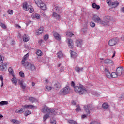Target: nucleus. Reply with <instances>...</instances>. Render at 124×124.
<instances>
[{
    "label": "nucleus",
    "instance_id": "nucleus-1",
    "mask_svg": "<svg viewBox=\"0 0 124 124\" xmlns=\"http://www.w3.org/2000/svg\"><path fill=\"white\" fill-rule=\"evenodd\" d=\"M28 58L29 53H27L24 56L22 61H21V63L22 65H23V66H24V67L28 70H29L30 71H34L36 69L34 64H31L30 62H26V61H27Z\"/></svg>",
    "mask_w": 124,
    "mask_h": 124
},
{
    "label": "nucleus",
    "instance_id": "nucleus-2",
    "mask_svg": "<svg viewBox=\"0 0 124 124\" xmlns=\"http://www.w3.org/2000/svg\"><path fill=\"white\" fill-rule=\"evenodd\" d=\"M93 21H94L96 23H98L105 27H109L110 26V20L108 19V17H105L104 20H102L100 17L97 15H94L92 17Z\"/></svg>",
    "mask_w": 124,
    "mask_h": 124
},
{
    "label": "nucleus",
    "instance_id": "nucleus-3",
    "mask_svg": "<svg viewBox=\"0 0 124 124\" xmlns=\"http://www.w3.org/2000/svg\"><path fill=\"white\" fill-rule=\"evenodd\" d=\"M74 91L77 93H79L80 94H84L88 93V90L83 85L80 84L79 86H75L74 87Z\"/></svg>",
    "mask_w": 124,
    "mask_h": 124
},
{
    "label": "nucleus",
    "instance_id": "nucleus-4",
    "mask_svg": "<svg viewBox=\"0 0 124 124\" xmlns=\"http://www.w3.org/2000/svg\"><path fill=\"white\" fill-rule=\"evenodd\" d=\"M84 109L85 113L86 114L87 116H91V111H94L95 107H94L93 105L89 104L84 106Z\"/></svg>",
    "mask_w": 124,
    "mask_h": 124
},
{
    "label": "nucleus",
    "instance_id": "nucleus-5",
    "mask_svg": "<svg viewBox=\"0 0 124 124\" xmlns=\"http://www.w3.org/2000/svg\"><path fill=\"white\" fill-rule=\"evenodd\" d=\"M23 9L25 10L26 11H29L30 13H32L33 11H34V10L33 9V8H32V6L31 5H28V3H25L23 4Z\"/></svg>",
    "mask_w": 124,
    "mask_h": 124
},
{
    "label": "nucleus",
    "instance_id": "nucleus-6",
    "mask_svg": "<svg viewBox=\"0 0 124 124\" xmlns=\"http://www.w3.org/2000/svg\"><path fill=\"white\" fill-rule=\"evenodd\" d=\"M42 112H43V113H51V114L53 113L54 115H56V113L55 112V110L54 109H50L47 107H44L42 110Z\"/></svg>",
    "mask_w": 124,
    "mask_h": 124
},
{
    "label": "nucleus",
    "instance_id": "nucleus-7",
    "mask_svg": "<svg viewBox=\"0 0 124 124\" xmlns=\"http://www.w3.org/2000/svg\"><path fill=\"white\" fill-rule=\"evenodd\" d=\"M70 92V88H69V86H66V87L62 88L60 91V93H61L62 94H63L64 95H65V94H68Z\"/></svg>",
    "mask_w": 124,
    "mask_h": 124
},
{
    "label": "nucleus",
    "instance_id": "nucleus-8",
    "mask_svg": "<svg viewBox=\"0 0 124 124\" xmlns=\"http://www.w3.org/2000/svg\"><path fill=\"white\" fill-rule=\"evenodd\" d=\"M123 67L120 66V67H118L117 69H116V72L117 74V75H118V76H121V75H122V74H123Z\"/></svg>",
    "mask_w": 124,
    "mask_h": 124
},
{
    "label": "nucleus",
    "instance_id": "nucleus-9",
    "mask_svg": "<svg viewBox=\"0 0 124 124\" xmlns=\"http://www.w3.org/2000/svg\"><path fill=\"white\" fill-rule=\"evenodd\" d=\"M104 72L107 77V78H108L109 79H111V73H110V71L107 68H105Z\"/></svg>",
    "mask_w": 124,
    "mask_h": 124
},
{
    "label": "nucleus",
    "instance_id": "nucleus-10",
    "mask_svg": "<svg viewBox=\"0 0 124 124\" xmlns=\"http://www.w3.org/2000/svg\"><path fill=\"white\" fill-rule=\"evenodd\" d=\"M68 44L70 49H73V47H74L73 41L71 39H68Z\"/></svg>",
    "mask_w": 124,
    "mask_h": 124
},
{
    "label": "nucleus",
    "instance_id": "nucleus-11",
    "mask_svg": "<svg viewBox=\"0 0 124 124\" xmlns=\"http://www.w3.org/2000/svg\"><path fill=\"white\" fill-rule=\"evenodd\" d=\"M116 44H117V41L115 39H112L108 42V45L110 46H114V45H116Z\"/></svg>",
    "mask_w": 124,
    "mask_h": 124
},
{
    "label": "nucleus",
    "instance_id": "nucleus-12",
    "mask_svg": "<svg viewBox=\"0 0 124 124\" xmlns=\"http://www.w3.org/2000/svg\"><path fill=\"white\" fill-rule=\"evenodd\" d=\"M53 35L58 41L61 40V35H60L59 33H57V32H53Z\"/></svg>",
    "mask_w": 124,
    "mask_h": 124
},
{
    "label": "nucleus",
    "instance_id": "nucleus-13",
    "mask_svg": "<svg viewBox=\"0 0 124 124\" xmlns=\"http://www.w3.org/2000/svg\"><path fill=\"white\" fill-rule=\"evenodd\" d=\"M32 19H37V20H39L40 19V15L37 13H33L31 15Z\"/></svg>",
    "mask_w": 124,
    "mask_h": 124
},
{
    "label": "nucleus",
    "instance_id": "nucleus-14",
    "mask_svg": "<svg viewBox=\"0 0 124 124\" xmlns=\"http://www.w3.org/2000/svg\"><path fill=\"white\" fill-rule=\"evenodd\" d=\"M44 30V28L43 27H40L38 31H37V32H36V35H40L42 32H43V31Z\"/></svg>",
    "mask_w": 124,
    "mask_h": 124
},
{
    "label": "nucleus",
    "instance_id": "nucleus-15",
    "mask_svg": "<svg viewBox=\"0 0 124 124\" xmlns=\"http://www.w3.org/2000/svg\"><path fill=\"white\" fill-rule=\"evenodd\" d=\"M23 40L24 42H28L30 40V37L28 35L24 34L23 36Z\"/></svg>",
    "mask_w": 124,
    "mask_h": 124
},
{
    "label": "nucleus",
    "instance_id": "nucleus-16",
    "mask_svg": "<svg viewBox=\"0 0 124 124\" xmlns=\"http://www.w3.org/2000/svg\"><path fill=\"white\" fill-rule=\"evenodd\" d=\"M82 44H83V41L81 40H78L76 42V45L78 47H81V46H82Z\"/></svg>",
    "mask_w": 124,
    "mask_h": 124
},
{
    "label": "nucleus",
    "instance_id": "nucleus-17",
    "mask_svg": "<svg viewBox=\"0 0 124 124\" xmlns=\"http://www.w3.org/2000/svg\"><path fill=\"white\" fill-rule=\"evenodd\" d=\"M38 7H40L41 9L42 10H46V5L43 3V2H42L40 6H38Z\"/></svg>",
    "mask_w": 124,
    "mask_h": 124
},
{
    "label": "nucleus",
    "instance_id": "nucleus-18",
    "mask_svg": "<svg viewBox=\"0 0 124 124\" xmlns=\"http://www.w3.org/2000/svg\"><path fill=\"white\" fill-rule=\"evenodd\" d=\"M24 112H25V110L23 108H18L16 110V113H17V114H22Z\"/></svg>",
    "mask_w": 124,
    "mask_h": 124
},
{
    "label": "nucleus",
    "instance_id": "nucleus-19",
    "mask_svg": "<svg viewBox=\"0 0 124 124\" xmlns=\"http://www.w3.org/2000/svg\"><path fill=\"white\" fill-rule=\"evenodd\" d=\"M5 68H6V63H4L0 65V70L1 71H4Z\"/></svg>",
    "mask_w": 124,
    "mask_h": 124
},
{
    "label": "nucleus",
    "instance_id": "nucleus-20",
    "mask_svg": "<svg viewBox=\"0 0 124 124\" xmlns=\"http://www.w3.org/2000/svg\"><path fill=\"white\" fill-rule=\"evenodd\" d=\"M12 82L14 85L17 86V79H16V77H15V76H13V78H12Z\"/></svg>",
    "mask_w": 124,
    "mask_h": 124
},
{
    "label": "nucleus",
    "instance_id": "nucleus-21",
    "mask_svg": "<svg viewBox=\"0 0 124 124\" xmlns=\"http://www.w3.org/2000/svg\"><path fill=\"white\" fill-rule=\"evenodd\" d=\"M61 88V83H60L59 82H56L55 84H54V88L56 90H59Z\"/></svg>",
    "mask_w": 124,
    "mask_h": 124
},
{
    "label": "nucleus",
    "instance_id": "nucleus-22",
    "mask_svg": "<svg viewBox=\"0 0 124 124\" xmlns=\"http://www.w3.org/2000/svg\"><path fill=\"white\" fill-rule=\"evenodd\" d=\"M92 7L93 8H95V9H97L98 10V9H100V6L96 4L95 3H93L92 4Z\"/></svg>",
    "mask_w": 124,
    "mask_h": 124
},
{
    "label": "nucleus",
    "instance_id": "nucleus-23",
    "mask_svg": "<svg viewBox=\"0 0 124 124\" xmlns=\"http://www.w3.org/2000/svg\"><path fill=\"white\" fill-rule=\"evenodd\" d=\"M119 4H120V3H119L118 2H112L110 5L112 6V7L113 8H115V7H117V6L119 5Z\"/></svg>",
    "mask_w": 124,
    "mask_h": 124
},
{
    "label": "nucleus",
    "instance_id": "nucleus-24",
    "mask_svg": "<svg viewBox=\"0 0 124 124\" xmlns=\"http://www.w3.org/2000/svg\"><path fill=\"white\" fill-rule=\"evenodd\" d=\"M108 108H109V105H108V104H107V103H104L102 105V108L104 110H106V109H108Z\"/></svg>",
    "mask_w": 124,
    "mask_h": 124
},
{
    "label": "nucleus",
    "instance_id": "nucleus-25",
    "mask_svg": "<svg viewBox=\"0 0 124 124\" xmlns=\"http://www.w3.org/2000/svg\"><path fill=\"white\" fill-rule=\"evenodd\" d=\"M84 70V68L83 67L80 68L79 67H76V71L79 73V72H82Z\"/></svg>",
    "mask_w": 124,
    "mask_h": 124
},
{
    "label": "nucleus",
    "instance_id": "nucleus-26",
    "mask_svg": "<svg viewBox=\"0 0 124 124\" xmlns=\"http://www.w3.org/2000/svg\"><path fill=\"white\" fill-rule=\"evenodd\" d=\"M54 9V10H55V11H57V12H58V13L62 12V11H61L62 9L59 7L58 6H55Z\"/></svg>",
    "mask_w": 124,
    "mask_h": 124
},
{
    "label": "nucleus",
    "instance_id": "nucleus-27",
    "mask_svg": "<svg viewBox=\"0 0 124 124\" xmlns=\"http://www.w3.org/2000/svg\"><path fill=\"white\" fill-rule=\"evenodd\" d=\"M112 62L113 61L110 59H107L104 61V62L106 64H109L110 63H112Z\"/></svg>",
    "mask_w": 124,
    "mask_h": 124
},
{
    "label": "nucleus",
    "instance_id": "nucleus-28",
    "mask_svg": "<svg viewBox=\"0 0 124 124\" xmlns=\"http://www.w3.org/2000/svg\"><path fill=\"white\" fill-rule=\"evenodd\" d=\"M111 78L112 77V78H118V76H119V75H118L116 72H113L111 74Z\"/></svg>",
    "mask_w": 124,
    "mask_h": 124
},
{
    "label": "nucleus",
    "instance_id": "nucleus-29",
    "mask_svg": "<svg viewBox=\"0 0 124 124\" xmlns=\"http://www.w3.org/2000/svg\"><path fill=\"white\" fill-rule=\"evenodd\" d=\"M54 17H55V18H56V19L59 20L60 19H61V16H60V15L58 14L57 13H53V14Z\"/></svg>",
    "mask_w": 124,
    "mask_h": 124
},
{
    "label": "nucleus",
    "instance_id": "nucleus-30",
    "mask_svg": "<svg viewBox=\"0 0 124 124\" xmlns=\"http://www.w3.org/2000/svg\"><path fill=\"white\" fill-rule=\"evenodd\" d=\"M70 53L71 54V57H72L73 58H76V56H77V53H76V52L71 50L70 51Z\"/></svg>",
    "mask_w": 124,
    "mask_h": 124
},
{
    "label": "nucleus",
    "instance_id": "nucleus-31",
    "mask_svg": "<svg viewBox=\"0 0 124 124\" xmlns=\"http://www.w3.org/2000/svg\"><path fill=\"white\" fill-rule=\"evenodd\" d=\"M23 108H25L26 109H29V108H35V106L33 105H25L24 106Z\"/></svg>",
    "mask_w": 124,
    "mask_h": 124
},
{
    "label": "nucleus",
    "instance_id": "nucleus-32",
    "mask_svg": "<svg viewBox=\"0 0 124 124\" xmlns=\"http://www.w3.org/2000/svg\"><path fill=\"white\" fill-rule=\"evenodd\" d=\"M53 89V87L50 86H46L45 87V91H47V92H49V91H51V90H52Z\"/></svg>",
    "mask_w": 124,
    "mask_h": 124
},
{
    "label": "nucleus",
    "instance_id": "nucleus-33",
    "mask_svg": "<svg viewBox=\"0 0 124 124\" xmlns=\"http://www.w3.org/2000/svg\"><path fill=\"white\" fill-rule=\"evenodd\" d=\"M36 4H37V6H40V5L43 2L41 0H34Z\"/></svg>",
    "mask_w": 124,
    "mask_h": 124
},
{
    "label": "nucleus",
    "instance_id": "nucleus-34",
    "mask_svg": "<svg viewBox=\"0 0 124 124\" xmlns=\"http://www.w3.org/2000/svg\"><path fill=\"white\" fill-rule=\"evenodd\" d=\"M67 122L70 124H78L76 122V121H75L74 120H67Z\"/></svg>",
    "mask_w": 124,
    "mask_h": 124
},
{
    "label": "nucleus",
    "instance_id": "nucleus-35",
    "mask_svg": "<svg viewBox=\"0 0 124 124\" xmlns=\"http://www.w3.org/2000/svg\"><path fill=\"white\" fill-rule=\"evenodd\" d=\"M57 56L58 57V58H59V59H61L63 57V54H62V52L59 51L57 53Z\"/></svg>",
    "mask_w": 124,
    "mask_h": 124
},
{
    "label": "nucleus",
    "instance_id": "nucleus-36",
    "mask_svg": "<svg viewBox=\"0 0 124 124\" xmlns=\"http://www.w3.org/2000/svg\"><path fill=\"white\" fill-rule=\"evenodd\" d=\"M29 101H30V102H32V103H33V102H35L36 101V99L32 97H30L29 98Z\"/></svg>",
    "mask_w": 124,
    "mask_h": 124
},
{
    "label": "nucleus",
    "instance_id": "nucleus-37",
    "mask_svg": "<svg viewBox=\"0 0 124 124\" xmlns=\"http://www.w3.org/2000/svg\"><path fill=\"white\" fill-rule=\"evenodd\" d=\"M49 117H50V114H45L43 117L44 121H45L46 120L48 119V118H49Z\"/></svg>",
    "mask_w": 124,
    "mask_h": 124
},
{
    "label": "nucleus",
    "instance_id": "nucleus-38",
    "mask_svg": "<svg viewBox=\"0 0 124 124\" xmlns=\"http://www.w3.org/2000/svg\"><path fill=\"white\" fill-rule=\"evenodd\" d=\"M7 104H8V102L6 101H3L0 102V105H7Z\"/></svg>",
    "mask_w": 124,
    "mask_h": 124
},
{
    "label": "nucleus",
    "instance_id": "nucleus-39",
    "mask_svg": "<svg viewBox=\"0 0 124 124\" xmlns=\"http://www.w3.org/2000/svg\"><path fill=\"white\" fill-rule=\"evenodd\" d=\"M42 54H43V53H42V51H41V50H38L37 51V56H39V57H41Z\"/></svg>",
    "mask_w": 124,
    "mask_h": 124
},
{
    "label": "nucleus",
    "instance_id": "nucleus-40",
    "mask_svg": "<svg viewBox=\"0 0 124 124\" xmlns=\"http://www.w3.org/2000/svg\"><path fill=\"white\" fill-rule=\"evenodd\" d=\"M3 60H4V57L1 56V55H0V63H3Z\"/></svg>",
    "mask_w": 124,
    "mask_h": 124
},
{
    "label": "nucleus",
    "instance_id": "nucleus-41",
    "mask_svg": "<svg viewBox=\"0 0 124 124\" xmlns=\"http://www.w3.org/2000/svg\"><path fill=\"white\" fill-rule=\"evenodd\" d=\"M31 112L29 110H27L25 112V116L27 117V116H29V115H31Z\"/></svg>",
    "mask_w": 124,
    "mask_h": 124
},
{
    "label": "nucleus",
    "instance_id": "nucleus-42",
    "mask_svg": "<svg viewBox=\"0 0 124 124\" xmlns=\"http://www.w3.org/2000/svg\"><path fill=\"white\" fill-rule=\"evenodd\" d=\"M90 26L91 28H94L95 27V23L93 22H90Z\"/></svg>",
    "mask_w": 124,
    "mask_h": 124
},
{
    "label": "nucleus",
    "instance_id": "nucleus-43",
    "mask_svg": "<svg viewBox=\"0 0 124 124\" xmlns=\"http://www.w3.org/2000/svg\"><path fill=\"white\" fill-rule=\"evenodd\" d=\"M0 26L1 27V28H3V29H6V26L5 24H4V23L0 22Z\"/></svg>",
    "mask_w": 124,
    "mask_h": 124
},
{
    "label": "nucleus",
    "instance_id": "nucleus-44",
    "mask_svg": "<svg viewBox=\"0 0 124 124\" xmlns=\"http://www.w3.org/2000/svg\"><path fill=\"white\" fill-rule=\"evenodd\" d=\"M67 35H68L69 37H71L73 35V33L70 32V31H69L67 32Z\"/></svg>",
    "mask_w": 124,
    "mask_h": 124
},
{
    "label": "nucleus",
    "instance_id": "nucleus-45",
    "mask_svg": "<svg viewBox=\"0 0 124 124\" xmlns=\"http://www.w3.org/2000/svg\"><path fill=\"white\" fill-rule=\"evenodd\" d=\"M88 31V28H83L82 29H81V31H82V32H83V33H86V32H87Z\"/></svg>",
    "mask_w": 124,
    "mask_h": 124
},
{
    "label": "nucleus",
    "instance_id": "nucleus-46",
    "mask_svg": "<svg viewBox=\"0 0 124 124\" xmlns=\"http://www.w3.org/2000/svg\"><path fill=\"white\" fill-rule=\"evenodd\" d=\"M76 111L77 112H80V111H81V108H80V106H77V108H76Z\"/></svg>",
    "mask_w": 124,
    "mask_h": 124
},
{
    "label": "nucleus",
    "instance_id": "nucleus-47",
    "mask_svg": "<svg viewBox=\"0 0 124 124\" xmlns=\"http://www.w3.org/2000/svg\"><path fill=\"white\" fill-rule=\"evenodd\" d=\"M12 122L13 123V124H18L19 123L18 120L15 119L12 120Z\"/></svg>",
    "mask_w": 124,
    "mask_h": 124
},
{
    "label": "nucleus",
    "instance_id": "nucleus-48",
    "mask_svg": "<svg viewBox=\"0 0 124 124\" xmlns=\"http://www.w3.org/2000/svg\"><path fill=\"white\" fill-rule=\"evenodd\" d=\"M107 3L108 5H111L112 3V0H107Z\"/></svg>",
    "mask_w": 124,
    "mask_h": 124
},
{
    "label": "nucleus",
    "instance_id": "nucleus-49",
    "mask_svg": "<svg viewBox=\"0 0 124 124\" xmlns=\"http://www.w3.org/2000/svg\"><path fill=\"white\" fill-rule=\"evenodd\" d=\"M9 73H10L11 74H13L14 72H13V70L12 69V68H9Z\"/></svg>",
    "mask_w": 124,
    "mask_h": 124
},
{
    "label": "nucleus",
    "instance_id": "nucleus-50",
    "mask_svg": "<svg viewBox=\"0 0 124 124\" xmlns=\"http://www.w3.org/2000/svg\"><path fill=\"white\" fill-rule=\"evenodd\" d=\"M19 75H20L21 77H25V74L22 71L19 72Z\"/></svg>",
    "mask_w": 124,
    "mask_h": 124
},
{
    "label": "nucleus",
    "instance_id": "nucleus-51",
    "mask_svg": "<svg viewBox=\"0 0 124 124\" xmlns=\"http://www.w3.org/2000/svg\"><path fill=\"white\" fill-rule=\"evenodd\" d=\"M49 38V35H45L44 36V40H48Z\"/></svg>",
    "mask_w": 124,
    "mask_h": 124
},
{
    "label": "nucleus",
    "instance_id": "nucleus-52",
    "mask_svg": "<svg viewBox=\"0 0 124 124\" xmlns=\"http://www.w3.org/2000/svg\"><path fill=\"white\" fill-rule=\"evenodd\" d=\"M18 83H19L20 86H21V85H23V84H24V81L22 79L19 80Z\"/></svg>",
    "mask_w": 124,
    "mask_h": 124
},
{
    "label": "nucleus",
    "instance_id": "nucleus-53",
    "mask_svg": "<svg viewBox=\"0 0 124 124\" xmlns=\"http://www.w3.org/2000/svg\"><path fill=\"white\" fill-rule=\"evenodd\" d=\"M20 87L22 89V90H25V89H26V85H24V84L21 85Z\"/></svg>",
    "mask_w": 124,
    "mask_h": 124
},
{
    "label": "nucleus",
    "instance_id": "nucleus-54",
    "mask_svg": "<svg viewBox=\"0 0 124 124\" xmlns=\"http://www.w3.org/2000/svg\"><path fill=\"white\" fill-rule=\"evenodd\" d=\"M60 72H62V71H64V67H61L60 69Z\"/></svg>",
    "mask_w": 124,
    "mask_h": 124
},
{
    "label": "nucleus",
    "instance_id": "nucleus-55",
    "mask_svg": "<svg viewBox=\"0 0 124 124\" xmlns=\"http://www.w3.org/2000/svg\"><path fill=\"white\" fill-rule=\"evenodd\" d=\"M8 13H9V14H13V10H9L8 11Z\"/></svg>",
    "mask_w": 124,
    "mask_h": 124
},
{
    "label": "nucleus",
    "instance_id": "nucleus-56",
    "mask_svg": "<svg viewBox=\"0 0 124 124\" xmlns=\"http://www.w3.org/2000/svg\"><path fill=\"white\" fill-rule=\"evenodd\" d=\"M51 123L52 124H57V122L56 121V120H51Z\"/></svg>",
    "mask_w": 124,
    "mask_h": 124
},
{
    "label": "nucleus",
    "instance_id": "nucleus-57",
    "mask_svg": "<svg viewBox=\"0 0 124 124\" xmlns=\"http://www.w3.org/2000/svg\"><path fill=\"white\" fill-rule=\"evenodd\" d=\"M0 79L1 82H3V77L2 76V75H0Z\"/></svg>",
    "mask_w": 124,
    "mask_h": 124
},
{
    "label": "nucleus",
    "instance_id": "nucleus-58",
    "mask_svg": "<svg viewBox=\"0 0 124 124\" xmlns=\"http://www.w3.org/2000/svg\"><path fill=\"white\" fill-rule=\"evenodd\" d=\"M71 86H72V87H74V88L75 87V83H74V82L72 81L71 83Z\"/></svg>",
    "mask_w": 124,
    "mask_h": 124
},
{
    "label": "nucleus",
    "instance_id": "nucleus-59",
    "mask_svg": "<svg viewBox=\"0 0 124 124\" xmlns=\"http://www.w3.org/2000/svg\"><path fill=\"white\" fill-rule=\"evenodd\" d=\"M42 16H43V17H47V16H46V14H45V13H42Z\"/></svg>",
    "mask_w": 124,
    "mask_h": 124
},
{
    "label": "nucleus",
    "instance_id": "nucleus-60",
    "mask_svg": "<svg viewBox=\"0 0 124 124\" xmlns=\"http://www.w3.org/2000/svg\"><path fill=\"white\" fill-rule=\"evenodd\" d=\"M87 116H89V115H87V114L86 113V114H84L82 116V119H85V118H86V117H87Z\"/></svg>",
    "mask_w": 124,
    "mask_h": 124
},
{
    "label": "nucleus",
    "instance_id": "nucleus-61",
    "mask_svg": "<svg viewBox=\"0 0 124 124\" xmlns=\"http://www.w3.org/2000/svg\"><path fill=\"white\" fill-rule=\"evenodd\" d=\"M16 27H17V28H19V29H21V26L18 24L16 25Z\"/></svg>",
    "mask_w": 124,
    "mask_h": 124
},
{
    "label": "nucleus",
    "instance_id": "nucleus-62",
    "mask_svg": "<svg viewBox=\"0 0 124 124\" xmlns=\"http://www.w3.org/2000/svg\"><path fill=\"white\" fill-rule=\"evenodd\" d=\"M72 103L73 105H76V103L74 101H73L72 102Z\"/></svg>",
    "mask_w": 124,
    "mask_h": 124
},
{
    "label": "nucleus",
    "instance_id": "nucleus-63",
    "mask_svg": "<svg viewBox=\"0 0 124 124\" xmlns=\"http://www.w3.org/2000/svg\"><path fill=\"white\" fill-rule=\"evenodd\" d=\"M121 11H122V12H124V7L122 8Z\"/></svg>",
    "mask_w": 124,
    "mask_h": 124
},
{
    "label": "nucleus",
    "instance_id": "nucleus-64",
    "mask_svg": "<svg viewBox=\"0 0 124 124\" xmlns=\"http://www.w3.org/2000/svg\"><path fill=\"white\" fill-rule=\"evenodd\" d=\"M45 83H46V84H48V80L47 79L45 80Z\"/></svg>",
    "mask_w": 124,
    "mask_h": 124
}]
</instances>
